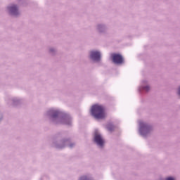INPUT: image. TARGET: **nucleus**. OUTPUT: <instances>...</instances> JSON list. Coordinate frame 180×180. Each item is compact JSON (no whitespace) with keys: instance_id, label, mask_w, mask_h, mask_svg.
<instances>
[{"instance_id":"9d476101","label":"nucleus","mask_w":180,"mask_h":180,"mask_svg":"<svg viewBox=\"0 0 180 180\" xmlns=\"http://www.w3.org/2000/svg\"><path fill=\"white\" fill-rule=\"evenodd\" d=\"M178 94L180 96V87H179V93H178Z\"/></svg>"},{"instance_id":"f03ea898","label":"nucleus","mask_w":180,"mask_h":180,"mask_svg":"<svg viewBox=\"0 0 180 180\" xmlns=\"http://www.w3.org/2000/svg\"><path fill=\"white\" fill-rule=\"evenodd\" d=\"M112 63L114 64H123V56L119 53H112L111 55Z\"/></svg>"},{"instance_id":"39448f33","label":"nucleus","mask_w":180,"mask_h":180,"mask_svg":"<svg viewBox=\"0 0 180 180\" xmlns=\"http://www.w3.org/2000/svg\"><path fill=\"white\" fill-rule=\"evenodd\" d=\"M8 9L9 11L10 14L13 15L14 16H16V15L19 13L18 11V7L15 5H12L8 7Z\"/></svg>"},{"instance_id":"9b49d317","label":"nucleus","mask_w":180,"mask_h":180,"mask_svg":"<svg viewBox=\"0 0 180 180\" xmlns=\"http://www.w3.org/2000/svg\"><path fill=\"white\" fill-rule=\"evenodd\" d=\"M57 115H58V112H56L55 116H57Z\"/></svg>"},{"instance_id":"7ed1b4c3","label":"nucleus","mask_w":180,"mask_h":180,"mask_svg":"<svg viewBox=\"0 0 180 180\" xmlns=\"http://www.w3.org/2000/svg\"><path fill=\"white\" fill-rule=\"evenodd\" d=\"M94 141L98 144V146H100V147H102L105 143V141H103V139L100 134H96L94 136Z\"/></svg>"},{"instance_id":"0eeeda50","label":"nucleus","mask_w":180,"mask_h":180,"mask_svg":"<svg viewBox=\"0 0 180 180\" xmlns=\"http://www.w3.org/2000/svg\"><path fill=\"white\" fill-rule=\"evenodd\" d=\"M166 180H175V179L172 177H169V178H167Z\"/></svg>"},{"instance_id":"f257e3e1","label":"nucleus","mask_w":180,"mask_h":180,"mask_svg":"<svg viewBox=\"0 0 180 180\" xmlns=\"http://www.w3.org/2000/svg\"><path fill=\"white\" fill-rule=\"evenodd\" d=\"M91 112L95 119H105L106 113L105 108L101 105L96 104L91 107Z\"/></svg>"},{"instance_id":"6e6552de","label":"nucleus","mask_w":180,"mask_h":180,"mask_svg":"<svg viewBox=\"0 0 180 180\" xmlns=\"http://www.w3.org/2000/svg\"><path fill=\"white\" fill-rule=\"evenodd\" d=\"M150 87L148 86L145 87V91H149Z\"/></svg>"},{"instance_id":"423d86ee","label":"nucleus","mask_w":180,"mask_h":180,"mask_svg":"<svg viewBox=\"0 0 180 180\" xmlns=\"http://www.w3.org/2000/svg\"><path fill=\"white\" fill-rule=\"evenodd\" d=\"M108 130L109 131H113V130H115V126H113L112 124H108Z\"/></svg>"},{"instance_id":"1a4fd4ad","label":"nucleus","mask_w":180,"mask_h":180,"mask_svg":"<svg viewBox=\"0 0 180 180\" xmlns=\"http://www.w3.org/2000/svg\"><path fill=\"white\" fill-rule=\"evenodd\" d=\"M144 129H145V130H148V127L144 126Z\"/></svg>"},{"instance_id":"20e7f679","label":"nucleus","mask_w":180,"mask_h":180,"mask_svg":"<svg viewBox=\"0 0 180 180\" xmlns=\"http://www.w3.org/2000/svg\"><path fill=\"white\" fill-rule=\"evenodd\" d=\"M90 57L92 60H94V61H99V60H101V53L96 51H92Z\"/></svg>"}]
</instances>
